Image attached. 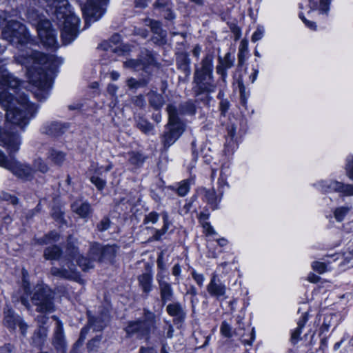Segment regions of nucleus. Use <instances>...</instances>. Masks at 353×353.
Listing matches in <instances>:
<instances>
[{"mask_svg": "<svg viewBox=\"0 0 353 353\" xmlns=\"http://www.w3.org/2000/svg\"><path fill=\"white\" fill-rule=\"evenodd\" d=\"M21 288L22 289L23 294L20 296L19 301L26 308H30V303L29 298L31 296L33 290L32 289L28 272L25 268H23L21 270Z\"/></svg>", "mask_w": 353, "mask_h": 353, "instance_id": "nucleus-20", "label": "nucleus"}, {"mask_svg": "<svg viewBox=\"0 0 353 353\" xmlns=\"http://www.w3.org/2000/svg\"><path fill=\"white\" fill-rule=\"evenodd\" d=\"M349 211V208L347 207H339L336 208L334 211V216L338 222H341L344 220L345 216Z\"/></svg>", "mask_w": 353, "mask_h": 353, "instance_id": "nucleus-55", "label": "nucleus"}, {"mask_svg": "<svg viewBox=\"0 0 353 353\" xmlns=\"http://www.w3.org/2000/svg\"><path fill=\"white\" fill-rule=\"evenodd\" d=\"M15 103L23 108L22 111L24 112L23 116L28 119V124L30 119L36 116L38 106L35 103L30 102L28 96L25 93H22L18 97H16Z\"/></svg>", "mask_w": 353, "mask_h": 353, "instance_id": "nucleus-19", "label": "nucleus"}, {"mask_svg": "<svg viewBox=\"0 0 353 353\" xmlns=\"http://www.w3.org/2000/svg\"><path fill=\"white\" fill-rule=\"evenodd\" d=\"M69 128L68 123H61L59 121H52L44 126V133L52 137H61Z\"/></svg>", "mask_w": 353, "mask_h": 353, "instance_id": "nucleus-24", "label": "nucleus"}, {"mask_svg": "<svg viewBox=\"0 0 353 353\" xmlns=\"http://www.w3.org/2000/svg\"><path fill=\"white\" fill-rule=\"evenodd\" d=\"M318 185L324 194L338 192L343 196H353V184H345L336 180H322Z\"/></svg>", "mask_w": 353, "mask_h": 353, "instance_id": "nucleus-14", "label": "nucleus"}, {"mask_svg": "<svg viewBox=\"0 0 353 353\" xmlns=\"http://www.w3.org/2000/svg\"><path fill=\"white\" fill-rule=\"evenodd\" d=\"M0 141L2 142L8 152V158L15 157V154L20 148V136L17 132H10L3 128L0 132Z\"/></svg>", "mask_w": 353, "mask_h": 353, "instance_id": "nucleus-16", "label": "nucleus"}, {"mask_svg": "<svg viewBox=\"0 0 353 353\" xmlns=\"http://www.w3.org/2000/svg\"><path fill=\"white\" fill-rule=\"evenodd\" d=\"M137 280L143 292L148 295L152 290V274L150 272H144L138 276Z\"/></svg>", "mask_w": 353, "mask_h": 353, "instance_id": "nucleus-30", "label": "nucleus"}, {"mask_svg": "<svg viewBox=\"0 0 353 353\" xmlns=\"http://www.w3.org/2000/svg\"><path fill=\"white\" fill-rule=\"evenodd\" d=\"M299 8L302 10L304 9V6L302 3H299ZM299 17L305 24V26L311 30L316 31L317 30V25L314 21L308 20L302 11L299 12Z\"/></svg>", "mask_w": 353, "mask_h": 353, "instance_id": "nucleus-45", "label": "nucleus"}, {"mask_svg": "<svg viewBox=\"0 0 353 353\" xmlns=\"http://www.w3.org/2000/svg\"><path fill=\"white\" fill-rule=\"evenodd\" d=\"M57 25L60 29V37L63 46L72 43L79 34L80 19L75 14L72 6L65 5L56 8Z\"/></svg>", "mask_w": 353, "mask_h": 353, "instance_id": "nucleus-4", "label": "nucleus"}, {"mask_svg": "<svg viewBox=\"0 0 353 353\" xmlns=\"http://www.w3.org/2000/svg\"><path fill=\"white\" fill-rule=\"evenodd\" d=\"M15 101L16 97L9 90L0 91V105L6 112V122L24 130L28 125V119L23 116L24 112L17 106Z\"/></svg>", "mask_w": 353, "mask_h": 353, "instance_id": "nucleus-5", "label": "nucleus"}, {"mask_svg": "<svg viewBox=\"0 0 353 353\" xmlns=\"http://www.w3.org/2000/svg\"><path fill=\"white\" fill-rule=\"evenodd\" d=\"M50 158L56 165H61L65 161V154L62 151L52 150Z\"/></svg>", "mask_w": 353, "mask_h": 353, "instance_id": "nucleus-50", "label": "nucleus"}, {"mask_svg": "<svg viewBox=\"0 0 353 353\" xmlns=\"http://www.w3.org/2000/svg\"><path fill=\"white\" fill-rule=\"evenodd\" d=\"M332 0H308V6L310 10L307 14L312 12L319 10L322 14H327L330 9Z\"/></svg>", "mask_w": 353, "mask_h": 353, "instance_id": "nucleus-27", "label": "nucleus"}, {"mask_svg": "<svg viewBox=\"0 0 353 353\" xmlns=\"http://www.w3.org/2000/svg\"><path fill=\"white\" fill-rule=\"evenodd\" d=\"M335 316L333 313H326L323 315V323L318 330L320 336L329 331L332 321Z\"/></svg>", "mask_w": 353, "mask_h": 353, "instance_id": "nucleus-40", "label": "nucleus"}, {"mask_svg": "<svg viewBox=\"0 0 353 353\" xmlns=\"http://www.w3.org/2000/svg\"><path fill=\"white\" fill-rule=\"evenodd\" d=\"M119 250V246L117 243L102 244L98 241H93L90 245L88 254L95 261L114 265L117 262Z\"/></svg>", "mask_w": 353, "mask_h": 353, "instance_id": "nucleus-8", "label": "nucleus"}, {"mask_svg": "<svg viewBox=\"0 0 353 353\" xmlns=\"http://www.w3.org/2000/svg\"><path fill=\"white\" fill-rule=\"evenodd\" d=\"M0 166L10 171L17 178L23 181H32L36 170L28 163H22L15 157L8 158L0 150Z\"/></svg>", "mask_w": 353, "mask_h": 353, "instance_id": "nucleus-7", "label": "nucleus"}, {"mask_svg": "<svg viewBox=\"0 0 353 353\" xmlns=\"http://www.w3.org/2000/svg\"><path fill=\"white\" fill-rule=\"evenodd\" d=\"M163 220V225L161 229L151 228L154 231V234L150 237V241H159L162 239V236L167 233L170 227L172 225V221L170 219V216L167 212H163L161 214Z\"/></svg>", "mask_w": 353, "mask_h": 353, "instance_id": "nucleus-23", "label": "nucleus"}, {"mask_svg": "<svg viewBox=\"0 0 353 353\" xmlns=\"http://www.w3.org/2000/svg\"><path fill=\"white\" fill-rule=\"evenodd\" d=\"M214 55L213 52H208L201 61V67H196L194 72L193 82L195 84L193 91L196 101H201L204 105L210 104L211 97L209 93L213 86V71Z\"/></svg>", "mask_w": 353, "mask_h": 353, "instance_id": "nucleus-2", "label": "nucleus"}, {"mask_svg": "<svg viewBox=\"0 0 353 353\" xmlns=\"http://www.w3.org/2000/svg\"><path fill=\"white\" fill-rule=\"evenodd\" d=\"M61 239V234L56 230H52L46 233L41 237H34L33 241L35 244L38 245H48L50 243L56 244L58 241H59Z\"/></svg>", "mask_w": 353, "mask_h": 353, "instance_id": "nucleus-26", "label": "nucleus"}, {"mask_svg": "<svg viewBox=\"0 0 353 353\" xmlns=\"http://www.w3.org/2000/svg\"><path fill=\"white\" fill-rule=\"evenodd\" d=\"M217 184L219 194L222 196L223 193V189L224 188V187L225 185L229 186V184L227 181V176L224 175L223 168L221 170L220 176L218 178L217 181Z\"/></svg>", "mask_w": 353, "mask_h": 353, "instance_id": "nucleus-56", "label": "nucleus"}, {"mask_svg": "<svg viewBox=\"0 0 353 353\" xmlns=\"http://www.w3.org/2000/svg\"><path fill=\"white\" fill-rule=\"evenodd\" d=\"M65 253L67 259L71 262L80 254L79 248L71 235L68 236L66 240Z\"/></svg>", "mask_w": 353, "mask_h": 353, "instance_id": "nucleus-31", "label": "nucleus"}, {"mask_svg": "<svg viewBox=\"0 0 353 353\" xmlns=\"http://www.w3.org/2000/svg\"><path fill=\"white\" fill-rule=\"evenodd\" d=\"M148 97L150 106L156 110H160L164 103L163 95L157 91L150 90Z\"/></svg>", "mask_w": 353, "mask_h": 353, "instance_id": "nucleus-33", "label": "nucleus"}, {"mask_svg": "<svg viewBox=\"0 0 353 353\" xmlns=\"http://www.w3.org/2000/svg\"><path fill=\"white\" fill-rule=\"evenodd\" d=\"M220 282L218 275L213 273L210 278V281L207 285V291L210 296L217 299L225 296L226 292V287L223 283H218Z\"/></svg>", "mask_w": 353, "mask_h": 353, "instance_id": "nucleus-22", "label": "nucleus"}, {"mask_svg": "<svg viewBox=\"0 0 353 353\" xmlns=\"http://www.w3.org/2000/svg\"><path fill=\"white\" fill-rule=\"evenodd\" d=\"M303 329V328L297 326L294 330H292L290 336V341L292 344L296 345L301 339V335L302 334Z\"/></svg>", "mask_w": 353, "mask_h": 353, "instance_id": "nucleus-59", "label": "nucleus"}, {"mask_svg": "<svg viewBox=\"0 0 353 353\" xmlns=\"http://www.w3.org/2000/svg\"><path fill=\"white\" fill-rule=\"evenodd\" d=\"M165 128L161 141L163 147L168 148L179 139L185 130V127L184 125H170L167 123Z\"/></svg>", "mask_w": 353, "mask_h": 353, "instance_id": "nucleus-17", "label": "nucleus"}, {"mask_svg": "<svg viewBox=\"0 0 353 353\" xmlns=\"http://www.w3.org/2000/svg\"><path fill=\"white\" fill-rule=\"evenodd\" d=\"M0 198L1 200L10 203L14 206L19 203V199L16 195L7 192H3Z\"/></svg>", "mask_w": 353, "mask_h": 353, "instance_id": "nucleus-57", "label": "nucleus"}, {"mask_svg": "<svg viewBox=\"0 0 353 353\" xmlns=\"http://www.w3.org/2000/svg\"><path fill=\"white\" fill-rule=\"evenodd\" d=\"M30 297L37 312L48 314L54 312V292L43 281L37 283Z\"/></svg>", "mask_w": 353, "mask_h": 353, "instance_id": "nucleus-6", "label": "nucleus"}, {"mask_svg": "<svg viewBox=\"0 0 353 353\" xmlns=\"http://www.w3.org/2000/svg\"><path fill=\"white\" fill-rule=\"evenodd\" d=\"M50 214L51 218L60 225L67 224V221L65 218V212L60 204L53 205L50 209Z\"/></svg>", "mask_w": 353, "mask_h": 353, "instance_id": "nucleus-32", "label": "nucleus"}, {"mask_svg": "<svg viewBox=\"0 0 353 353\" xmlns=\"http://www.w3.org/2000/svg\"><path fill=\"white\" fill-rule=\"evenodd\" d=\"M3 324L10 331H14L18 325L23 336L26 335L28 327L23 317L17 314L12 307L4 309Z\"/></svg>", "mask_w": 353, "mask_h": 353, "instance_id": "nucleus-15", "label": "nucleus"}, {"mask_svg": "<svg viewBox=\"0 0 353 353\" xmlns=\"http://www.w3.org/2000/svg\"><path fill=\"white\" fill-rule=\"evenodd\" d=\"M256 339V331L254 327H252L249 333H244L240 340L241 343L246 346H252Z\"/></svg>", "mask_w": 353, "mask_h": 353, "instance_id": "nucleus-46", "label": "nucleus"}, {"mask_svg": "<svg viewBox=\"0 0 353 353\" xmlns=\"http://www.w3.org/2000/svg\"><path fill=\"white\" fill-rule=\"evenodd\" d=\"M202 103V101H194L192 100H188L183 104H181L179 107V110L181 114H188V115H194L196 113V103Z\"/></svg>", "mask_w": 353, "mask_h": 353, "instance_id": "nucleus-38", "label": "nucleus"}, {"mask_svg": "<svg viewBox=\"0 0 353 353\" xmlns=\"http://www.w3.org/2000/svg\"><path fill=\"white\" fill-rule=\"evenodd\" d=\"M136 127L145 134H150L154 129L153 125L143 117H139L136 121Z\"/></svg>", "mask_w": 353, "mask_h": 353, "instance_id": "nucleus-39", "label": "nucleus"}, {"mask_svg": "<svg viewBox=\"0 0 353 353\" xmlns=\"http://www.w3.org/2000/svg\"><path fill=\"white\" fill-rule=\"evenodd\" d=\"M22 65L27 66L26 76L32 86L34 97L39 102H44L50 97L55 77L62 61L54 54L31 50L19 55Z\"/></svg>", "mask_w": 353, "mask_h": 353, "instance_id": "nucleus-1", "label": "nucleus"}, {"mask_svg": "<svg viewBox=\"0 0 353 353\" xmlns=\"http://www.w3.org/2000/svg\"><path fill=\"white\" fill-rule=\"evenodd\" d=\"M237 83L240 93V103L243 108L247 109L248 95L246 94L244 83L242 79H238Z\"/></svg>", "mask_w": 353, "mask_h": 353, "instance_id": "nucleus-47", "label": "nucleus"}, {"mask_svg": "<svg viewBox=\"0 0 353 353\" xmlns=\"http://www.w3.org/2000/svg\"><path fill=\"white\" fill-rule=\"evenodd\" d=\"M190 185L191 180L190 179H187L179 182L177 188L170 186L169 188L172 191H174L178 196L183 197L190 192Z\"/></svg>", "mask_w": 353, "mask_h": 353, "instance_id": "nucleus-35", "label": "nucleus"}, {"mask_svg": "<svg viewBox=\"0 0 353 353\" xmlns=\"http://www.w3.org/2000/svg\"><path fill=\"white\" fill-rule=\"evenodd\" d=\"M157 281L159 284V294L161 302V308H163L168 302L172 301L174 299V292L170 283L164 280V272L166 271V265L164 261L163 253H159L157 259Z\"/></svg>", "mask_w": 353, "mask_h": 353, "instance_id": "nucleus-10", "label": "nucleus"}, {"mask_svg": "<svg viewBox=\"0 0 353 353\" xmlns=\"http://www.w3.org/2000/svg\"><path fill=\"white\" fill-rule=\"evenodd\" d=\"M312 269L319 274H323L327 271V265L321 261H314L312 264Z\"/></svg>", "mask_w": 353, "mask_h": 353, "instance_id": "nucleus-61", "label": "nucleus"}, {"mask_svg": "<svg viewBox=\"0 0 353 353\" xmlns=\"http://www.w3.org/2000/svg\"><path fill=\"white\" fill-rule=\"evenodd\" d=\"M50 272H51L52 275L57 276V277L63 278V279H70V278L69 271L65 268H56V267H52L50 269Z\"/></svg>", "mask_w": 353, "mask_h": 353, "instance_id": "nucleus-53", "label": "nucleus"}, {"mask_svg": "<svg viewBox=\"0 0 353 353\" xmlns=\"http://www.w3.org/2000/svg\"><path fill=\"white\" fill-rule=\"evenodd\" d=\"M157 328V315L154 312L143 307L140 317L128 320L123 323L124 340H143L150 341L152 334Z\"/></svg>", "mask_w": 353, "mask_h": 353, "instance_id": "nucleus-3", "label": "nucleus"}, {"mask_svg": "<svg viewBox=\"0 0 353 353\" xmlns=\"http://www.w3.org/2000/svg\"><path fill=\"white\" fill-rule=\"evenodd\" d=\"M38 37L46 48H52L57 45V32L48 19H41L37 25Z\"/></svg>", "mask_w": 353, "mask_h": 353, "instance_id": "nucleus-12", "label": "nucleus"}, {"mask_svg": "<svg viewBox=\"0 0 353 353\" xmlns=\"http://www.w3.org/2000/svg\"><path fill=\"white\" fill-rule=\"evenodd\" d=\"M143 68H148L150 65H153L156 63V59L152 52L148 51L143 59L141 61Z\"/></svg>", "mask_w": 353, "mask_h": 353, "instance_id": "nucleus-58", "label": "nucleus"}, {"mask_svg": "<svg viewBox=\"0 0 353 353\" xmlns=\"http://www.w3.org/2000/svg\"><path fill=\"white\" fill-rule=\"evenodd\" d=\"M167 314L173 317V323L178 328L181 327L186 319V312L179 301L172 302L166 306Z\"/></svg>", "mask_w": 353, "mask_h": 353, "instance_id": "nucleus-18", "label": "nucleus"}, {"mask_svg": "<svg viewBox=\"0 0 353 353\" xmlns=\"http://www.w3.org/2000/svg\"><path fill=\"white\" fill-rule=\"evenodd\" d=\"M101 3L102 0H87L81 6L85 27H88L90 23L99 20L104 14L105 10L102 8Z\"/></svg>", "mask_w": 353, "mask_h": 353, "instance_id": "nucleus-13", "label": "nucleus"}, {"mask_svg": "<svg viewBox=\"0 0 353 353\" xmlns=\"http://www.w3.org/2000/svg\"><path fill=\"white\" fill-rule=\"evenodd\" d=\"M129 155L130 163L138 168H141L147 159L146 156L138 151H132Z\"/></svg>", "mask_w": 353, "mask_h": 353, "instance_id": "nucleus-37", "label": "nucleus"}, {"mask_svg": "<svg viewBox=\"0 0 353 353\" xmlns=\"http://www.w3.org/2000/svg\"><path fill=\"white\" fill-rule=\"evenodd\" d=\"M160 217V214L156 211H152L144 216L143 220V225H148L149 223L155 224L158 222Z\"/></svg>", "mask_w": 353, "mask_h": 353, "instance_id": "nucleus-51", "label": "nucleus"}, {"mask_svg": "<svg viewBox=\"0 0 353 353\" xmlns=\"http://www.w3.org/2000/svg\"><path fill=\"white\" fill-rule=\"evenodd\" d=\"M35 166L37 167V170L43 174L47 173L49 170L48 164L41 158H39L35 163Z\"/></svg>", "mask_w": 353, "mask_h": 353, "instance_id": "nucleus-64", "label": "nucleus"}, {"mask_svg": "<svg viewBox=\"0 0 353 353\" xmlns=\"http://www.w3.org/2000/svg\"><path fill=\"white\" fill-rule=\"evenodd\" d=\"M90 181L92 183L99 192H102L107 185V181L99 176L92 175L90 177Z\"/></svg>", "mask_w": 353, "mask_h": 353, "instance_id": "nucleus-49", "label": "nucleus"}, {"mask_svg": "<svg viewBox=\"0 0 353 353\" xmlns=\"http://www.w3.org/2000/svg\"><path fill=\"white\" fill-rule=\"evenodd\" d=\"M2 38L11 43L26 45L30 39V33L25 24L17 20H10L2 29Z\"/></svg>", "mask_w": 353, "mask_h": 353, "instance_id": "nucleus-9", "label": "nucleus"}, {"mask_svg": "<svg viewBox=\"0 0 353 353\" xmlns=\"http://www.w3.org/2000/svg\"><path fill=\"white\" fill-rule=\"evenodd\" d=\"M234 330L231 325L226 321H223L220 325V334L222 336L230 339L233 336Z\"/></svg>", "mask_w": 353, "mask_h": 353, "instance_id": "nucleus-48", "label": "nucleus"}, {"mask_svg": "<svg viewBox=\"0 0 353 353\" xmlns=\"http://www.w3.org/2000/svg\"><path fill=\"white\" fill-rule=\"evenodd\" d=\"M48 336V329L43 325H39L37 328L32 336V341L34 346L41 349L46 341Z\"/></svg>", "mask_w": 353, "mask_h": 353, "instance_id": "nucleus-28", "label": "nucleus"}, {"mask_svg": "<svg viewBox=\"0 0 353 353\" xmlns=\"http://www.w3.org/2000/svg\"><path fill=\"white\" fill-rule=\"evenodd\" d=\"M111 220L108 216H105L97 224V230L100 232H103L108 230L111 226Z\"/></svg>", "mask_w": 353, "mask_h": 353, "instance_id": "nucleus-52", "label": "nucleus"}, {"mask_svg": "<svg viewBox=\"0 0 353 353\" xmlns=\"http://www.w3.org/2000/svg\"><path fill=\"white\" fill-rule=\"evenodd\" d=\"M197 199H200L203 203L210 208L212 211H214L219 208V204L222 199L221 195L217 194L214 188H207L203 186L197 187L194 193L190 198L192 204Z\"/></svg>", "mask_w": 353, "mask_h": 353, "instance_id": "nucleus-11", "label": "nucleus"}, {"mask_svg": "<svg viewBox=\"0 0 353 353\" xmlns=\"http://www.w3.org/2000/svg\"><path fill=\"white\" fill-rule=\"evenodd\" d=\"M102 335L99 334L94 336L87 343L86 347L88 353H97L99 351L101 341L102 340Z\"/></svg>", "mask_w": 353, "mask_h": 353, "instance_id": "nucleus-42", "label": "nucleus"}, {"mask_svg": "<svg viewBox=\"0 0 353 353\" xmlns=\"http://www.w3.org/2000/svg\"><path fill=\"white\" fill-rule=\"evenodd\" d=\"M148 83L149 81L145 78L137 80L134 77H130L127 80V85L131 90L145 88L148 85Z\"/></svg>", "mask_w": 353, "mask_h": 353, "instance_id": "nucleus-41", "label": "nucleus"}, {"mask_svg": "<svg viewBox=\"0 0 353 353\" xmlns=\"http://www.w3.org/2000/svg\"><path fill=\"white\" fill-rule=\"evenodd\" d=\"M88 332V327L84 326L81 329L79 339L77 341L73 344L72 351H74L77 350L80 346H81L85 339L86 334Z\"/></svg>", "mask_w": 353, "mask_h": 353, "instance_id": "nucleus-54", "label": "nucleus"}, {"mask_svg": "<svg viewBox=\"0 0 353 353\" xmlns=\"http://www.w3.org/2000/svg\"><path fill=\"white\" fill-rule=\"evenodd\" d=\"M190 64L191 60L187 52H181L176 54V68L184 74L185 78L189 77L191 74Z\"/></svg>", "mask_w": 353, "mask_h": 353, "instance_id": "nucleus-25", "label": "nucleus"}, {"mask_svg": "<svg viewBox=\"0 0 353 353\" xmlns=\"http://www.w3.org/2000/svg\"><path fill=\"white\" fill-rule=\"evenodd\" d=\"M15 79L8 72L0 80V91L10 90L14 89L17 85H13Z\"/></svg>", "mask_w": 353, "mask_h": 353, "instance_id": "nucleus-43", "label": "nucleus"}, {"mask_svg": "<svg viewBox=\"0 0 353 353\" xmlns=\"http://www.w3.org/2000/svg\"><path fill=\"white\" fill-rule=\"evenodd\" d=\"M53 345L56 349H63L65 350L66 347V343L65 340L64 333L63 329L61 328L60 330H57L55 333Z\"/></svg>", "mask_w": 353, "mask_h": 353, "instance_id": "nucleus-44", "label": "nucleus"}, {"mask_svg": "<svg viewBox=\"0 0 353 353\" xmlns=\"http://www.w3.org/2000/svg\"><path fill=\"white\" fill-rule=\"evenodd\" d=\"M74 260L83 272H88L89 270L94 268L92 263L95 261V260H93L90 255L89 256H85L80 254Z\"/></svg>", "mask_w": 353, "mask_h": 353, "instance_id": "nucleus-36", "label": "nucleus"}, {"mask_svg": "<svg viewBox=\"0 0 353 353\" xmlns=\"http://www.w3.org/2000/svg\"><path fill=\"white\" fill-rule=\"evenodd\" d=\"M218 61L230 68L234 64V58L232 57L230 52H227L224 58L219 57Z\"/></svg>", "mask_w": 353, "mask_h": 353, "instance_id": "nucleus-63", "label": "nucleus"}, {"mask_svg": "<svg viewBox=\"0 0 353 353\" xmlns=\"http://www.w3.org/2000/svg\"><path fill=\"white\" fill-rule=\"evenodd\" d=\"M230 107V103L227 99H221L219 102V110L221 116L225 117Z\"/></svg>", "mask_w": 353, "mask_h": 353, "instance_id": "nucleus-60", "label": "nucleus"}, {"mask_svg": "<svg viewBox=\"0 0 353 353\" xmlns=\"http://www.w3.org/2000/svg\"><path fill=\"white\" fill-rule=\"evenodd\" d=\"M167 112L168 114V124L170 125H184L179 116V110L175 105L168 104Z\"/></svg>", "mask_w": 353, "mask_h": 353, "instance_id": "nucleus-34", "label": "nucleus"}, {"mask_svg": "<svg viewBox=\"0 0 353 353\" xmlns=\"http://www.w3.org/2000/svg\"><path fill=\"white\" fill-rule=\"evenodd\" d=\"M70 208L73 213L85 221H88L92 216L93 209L88 201L81 203L74 201L71 203Z\"/></svg>", "mask_w": 353, "mask_h": 353, "instance_id": "nucleus-21", "label": "nucleus"}, {"mask_svg": "<svg viewBox=\"0 0 353 353\" xmlns=\"http://www.w3.org/2000/svg\"><path fill=\"white\" fill-rule=\"evenodd\" d=\"M61 247L57 244H52L43 250V256L46 261H58L63 255Z\"/></svg>", "mask_w": 353, "mask_h": 353, "instance_id": "nucleus-29", "label": "nucleus"}, {"mask_svg": "<svg viewBox=\"0 0 353 353\" xmlns=\"http://www.w3.org/2000/svg\"><path fill=\"white\" fill-rule=\"evenodd\" d=\"M227 137L230 139L231 141L237 142L236 137V126L232 123L227 126Z\"/></svg>", "mask_w": 353, "mask_h": 353, "instance_id": "nucleus-62", "label": "nucleus"}]
</instances>
